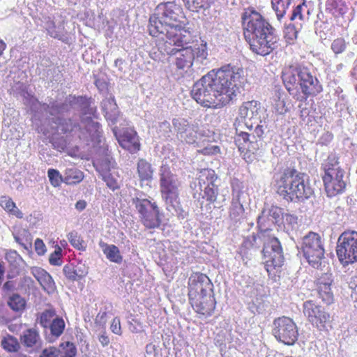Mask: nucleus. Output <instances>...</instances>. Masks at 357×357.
<instances>
[{
    "instance_id": "1",
    "label": "nucleus",
    "mask_w": 357,
    "mask_h": 357,
    "mask_svg": "<svg viewBox=\"0 0 357 357\" xmlns=\"http://www.w3.org/2000/svg\"><path fill=\"white\" fill-rule=\"evenodd\" d=\"M240 77L238 71L230 65L225 66L217 71L211 70L195 83L192 96L202 107L222 108L236 96Z\"/></svg>"
},
{
    "instance_id": "2",
    "label": "nucleus",
    "mask_w": 357,
    "mask_h": 357,
    "mask_svg": "<svg viewBox=\"0 0 357 357\" xmlns=\"http://www.w3.org/2000/svg\"><path fill=\"white\" fill-rule=\"evenodd\" d=\"M241 20L244 38L252 52L266 56L279 47L275 29L253 7L244 10Z\"/></svg>"
},
{
    "instance_id": "3",
    "label": "nucleus",
    "mask_w": 357,
    "mask_h": 357,
    "mask_svg": "<svg viewBox=\"0 0 357 357\" xmlns=\"http://www.w3.org/2000/svg\"><path fill=\"white\" fill-rule=\"evenodd\" d=\"M187 17L181 6L174 1L159 3L149 17L148 30L153 37L171 40L182 35H190Z\"/></svg>"
},
{
    "instance_id": "4",
    "label": "nucleus",
    "mask_w": 357,
    "mask_h": 357,
    "mask_svg": "<svg viewBox=\"0 0 357 357\" xmlns=\"http://www.w3.org/2000/svg\"><path fill=\"white\" fill-rule=\"evenodd\" d=\"M271 231H260L245 237L238 253L243 258H248L252 252L258 250L263 245L261 253L264 259V267L268 276L275 280L276 277H280L282 271L284 257L280 241L270 234Z\"/></svg>"
},
{
    "instance_id": "5",
    "label": "nucleus",
    "mask_w": 357,
    "mask_h": 357,
    "mask_svg": "<svg viewBox=\"0 0 357 357\" xmlns=\"http://www.w3.org/2000/svg\"><path fill=\"white\" fill-rule=\"evenodd\" d=\"M188 34L164 41L158 46V51L151 52V57L154 61H161L167 55L175 56L174 64L178 70L190 68L193 63H202L208 56L207 43L202 40L200 44L190 45Z\"/></svg>"
},
{
    "instance_id": "6",
    "label": "nucleus",
    "mask_w": 357,
    "mask_h": 357,
    "mask_svg": "<svg viewBox=\"0 0 357 357\" xmlns=\"http://www.w3.org/2000/svg\"><path fill=\"white\" fill-rule=\"evenodd\" d=\"M282 79L289 94L301 102L315 97L323 91L318 78L307 67L290 66L282 72Z\"/></svg>"
},
{
    "instance_id": "7",
    "label": "nucleus",
    "mask_w": 357,
    "mask_h": 357,
    "mask_svg": "<svg viewBox=\"0 0 357 357\" xmlns=\"http://www.w3.org/2000/svg\"><path fill=\"white\" fill-rule=\"evenodd\" d=\"M275 186L277 194L287 202H302L313 195L304 174L294 169H286L276 179Z\"/></svg>"
},
{
    "instance_id": "8",
    "label": "nucleus",
    "mask_w": 357,
    "mask_h": 357,
    "mask_svg": "<svg viewBox=\"0 0 357 357\" xmlns=\"http://www.w3.org/2000/svg\"><path fill=\"white\" fill-rule=\"evenodd\" d=\"M245 125L249 132L236 131L234 142L246 162L252 163L257 160L259 155L260 149L263 146L264 130L263 126L260 124H257L254 129L252 124L248 125L246 122Z\"/></svg>"
},
{
    "instance_id": "9",
    "label": "nucleus",
    "mask_w": 357,
    "mask_h": 357,
    "mask_svg": "<svg viewBox=\"0 0 357 357\" xmlns=\"http://www.w3.org/2000/svg\"><path fill=\"white\" fill-rule=\"evenodd\" d=\"M139 214L141 223L147 229L158 228L162 224L163 213L153 199L135 197L132 199Z\"/></svg>"
},
{
    "instance_id": "10",
    "label": "nucleus",
    "mask_w": 357,
    "mask_h": 357,
    "mask_svg": "<svg viewBox=\"0 0 357 357\" xmlns=\"http://www.w3.org/2000/svg\"><path fill=\"white\" fill-rule=\"evenodd\" d=\"M336 253L340 263L347 266L357 261V231H344L338 238Z\"/></svg>"
},
{
    "instance_id": "11",
    "label": "nucleus",
    "mask_w": 357,
    "mask_h": 357,
    "mask_svg": "<svg viewBox=\"0 0 357 357\" xmlns=\"http://www.w3.org/2000/svg\"><path fill=\"white\" fill-rule=\"evenodd\" d=\"M302 250L309 264L313 267H318L325 253L321 236L315 232H309L303 238Z\"/></svg>"
},
{
    "instance_id": "12",
    "label": "nucleus",
    "mask_w": 357,
    "mask_h": 357,
    "mask_svg": "<svg viewBox=\"0 0 357 357\" xmlns=\"http://www.w3.org/2000/svg\"><path fill=\"white\" fill-rule=\"evenodd\" d=\"M273 334L277 340L287 345H293L298 336L296 324L287 317L274 320Z\"/></svg>"
},
{
    "instance_id": "13",
    "label": "nucleus",
    "mask_w": 357,
    "mask_h": 357,
    "mask_svg": "<svg viewBox=\"0 0 357 357\" xmlns=\"http://www.w3.org/2000/svg\"><path fill=\"white\" fill-rule=\"evenodd\" d=\"M218 176L215 171L211 169H204L199 172L198 183L202 191V198L206 201L208 204H213L217 202L219 195V188L215 184Z\"/></svg>"
},
{
    "instance_id": "14",
    "label": "nucleus",
    "mask_w": 357,
    "mask_h": 357,
    "mask_svg": "<svg viewBox=\"0 0 357 357\" xmlns=\"http://www.w3.org/2000/svg\"><path fill=\"white\" fill-rule=\"evenodd\" d=\"M303 312L309 321L319 330L324 328L326 323L330 322V314L312 301H307L303 303Z\"/></svg>"
},
{
    "instance_id": "15",
    "label": "nucleus",
    "mask_w": 357,
    "mask_h": 357,
    "mask_svg": "<svg viewBox=\"0 0 357 357\" xmlns=\"http://www.w3.org/2000/svg\"><path fill=\"white\" fill-rule=\"evenodd\" d=\"M188 295L192 305L197 307V312L204 315H211L215 301L211 292L188 291Z\"/></svg>"
},
{
    "instance_id": "16",
    "label": "nucleus",
    "mask_w": 357,
    "mask_h": 357,
    "mask_svg": "<svg viewBox=\"0 0 357 357\" xmlns=\"http://www.w3.org/2000/svg\"><path fill=\"white\" fill-rule=\"evenodd\" d=\"M115 136L119 145L131 153H135L140 150L141 144L137 132L132 128H127L119 134L115 132Z\"/></svg>"
},
{
    "instance_id": "17",
    "label": "nucleus",
    "mask_w": 357,
    "mask_h": 357,
    "mask_svg": "<svg viewBox=\"0 0 357 357\" xmlns=\"http://www.w3.org/2000/svg\"><path fill=\"white\" fill-rule=\"evenodd\" d=\"M343 178V171H337V173L333 174L322 176L324 188L328 197H335L344 191L346 183Z\"/></svg>"
},
{
    "instance_id": "18",
    "label": "nucleus",
    "mask_w": 357,
    "mask_h": 357,
    "mask_svg": "<svg viewBox=\"0 0 357 357\" xmlns=\"http://www.w3.org/2000/svg\"><path fill=\"white\" fill-rule=\"evenodd\" d=\"M160 192L179 190L181 183L168 165H162L159 173Z\"/></svg>"
},
{
    "instance_id": "19",
    "label": "nucleus",
    "mask_w": 357,
    "mask_h": 357,
    "mask_svg": "<svg viewBox=\"0 0 357 357\" xmlns=\"http://www.w3.org/2000/svg\"><path fill=\"white\" fill-rule=\"evenodd\" d=\"M261 112V103L252 100L242 103L238 108V116L243 120H258L260 118Z\"/></svg>"
},
{
    "instance_id": "20",
    "label": "nucleus",
    "mask_w": 357,
    "mask_h": 357,
    "mask_svg": "<svg viewBox=\"0 0 357 357\" xmlns=\"http://www.w3.org/2000/svg\"><path fill=\"white\" fill-rule=\"evenodd\" d=\"M189 290H213V283L209 278L199 272L192 273L188 279Z\"/></svg>"
},
{
    "instance_id": "21",
    "label": "nucleus",
    "mask_w": 357,
    "mask_h": 357,
    "mask_svg": "<svg viewBox=\"0 0 357 357\" xmlns=\"http://www.w3.org/2000/svg\"><path fill=\"white\" fill-rule=\"evenodd\" d=\"M137 173L141 187L149 185L153 181L154 169L152 165L144 158H140L137 161Z\"/></svg>"
},
{
    "instance_id": "22",
    "label": "nucleus",
    "mask_w": 357,
    "mask_h": 357,
    "mask_svg": "<svg viewBox=\"0 0 357 357\" xmlns=\"http://www.w3.org/2000/svg\"><path fill=\"white\" fill-rule=\"evenodd\" d=\"M21 343L32 350L41 347L42 340L38 332L34 328H29L23 332L20 336Z\"/></svg>"
},
{
    "instance_id": "23",
    "label": "nucleus",
    "mask_w": 357,
    "mask_h": 357,
    "mask_svg": "<svg viewBox=\"0 0 357 357\" xmlns=\"http://www.w3.org/2000/svg\"><path fill=\"white\" fill-rule=\"evenodd\" d=\"M31 273L40 283L43 290H54L56 288L54 280L45 269L40 267H33L31 268Z\"/></svg>"
},
{
    "instance_id": "24",
    "label": "nucleus",
    "mask_w": 357,
    "mask_h": 357,
    "mask_svg": "<svg viewBox=\"0 0 357 357\" xmlns=\"http://www.w3.org/2000/svg\"><path fill=\"white\" fill-rule=\"evenodd\" d=\"M102 108L105 119L112 123H115L117 121L119 111L114 100L112 98L104 100L102 102Z\"/></svg>"
},
{
    "instance_id": "25",
    "label": "nucleus",
    "mask_w": 357,
    "mask_h": 357,
    "mask_svg": "<svg viewBox=\"0 0 357 357\" xmlns=\"http://www.w3.org/2000/svg\"><path fill=\"white\" fill-rule=\"evenodd\" d=\"M161 197L167 207L176 211L181 206L179 190L160 192Z\"/></svg>"
},
{
    "instance_id": "26",
    "label": "nucleus",
    "mask_w": 357,
    "mask_h": 357,
    "mask_svg": "<svg viewBox=\"0 0 357 357\" xmlns=\"http://www.w3.org/2000/svg\"><path fill=\"white\" fill-rule=\"evenodd\" d=\"M326 8L335 17L342 16L347 10L344 0H327Z\"/></svg>"
},
{
    "instance_id": "27",
    "label": "nucleus",
    "mask_w": 357,
    "mask_h": 357,
    "mask_svg": "<svg viewBox=\"0 0 357 357\" xmlns=\"http://www.w3.org/2000/svg\"><path fill=\"white\" fill-rule=\"evenodd\" d=\"M84 178V173L75 167L68 168L65 171L63 182L67 185H75Z\"/></svg>"
},
{
    "instance_id": "28",
    "label": "nucleus",
    "mask_w": 357,
    "mask_h": 357,
    "mask_svg": "<svg viewBox=\"0 0 357 357\" xmlns=\"http://www.w3.org/2000/svg\"><path fill=\"white\" fill-rule=\"evenodd\" d=\"M185 7L192 12L208 9L215 0H183Z\"/></svg>"
},
{
    "instance_id": "29",
    "label": "nucleus",
    "mask_w": 357,
    "mask_h": 357,
    "mask_svg": "<svg viewBox=\"0 0 357 357\" xmlns=\"http://www.w3.org/2000/svg\"><path fill=\"white\" fill-rule=\"evenodd\" d=\"M0 205L4 210L11 213L12 215L16 216L17 218H23V213L16 206L15 202L12 200L10 197L7 196H2L0 199Z\"/></svg>"
},
{
    "instance_id": "30",
    "label": "nucleus",
    "mask_w": 357,
    "mask_h": 357,
    "mask_svg": "<svg viewBox=\"0 0 357 357\" xmlns=\"http://www.w3.org/2000/svg\"><path fill=\"white\" fill-rule=\"evenodd\" d=\"M1 344L6 351L11 354H15L21 349V345L17 339L10 335L1 340Z\"/></svg>"
},
{
    "instance_id": "31",
    "label": "nucleus",
    "mask_w": 357,
    "mask_h": 357,
    "mask_svg": "<svg viewBox=\"0 0 357 357\" xmlns=\"http://www.w3.org/2000/svg\"><path fill=\"white\" fill-rule=\"evenodd\" d=\"M103 252L106 257L112 262L119 264L122 261L123 257L120 254L119 249L115 245L104 244Z\"/></svg>"
},
{
    "instance_id": "32",
    "label": "nucleus",
    "mask_w": 357,
    "mask_h": 357,
    "mask_svg": "<svg viewBox=\"0 0 357 357\" xmlns=\"http://www.w3.org/2000/svg\"><path fill=\"white\" fill-rule=\"evenodd\" d=\"M293 0H271L272 8L276 13L278 20H281Z\"/></svg>"
},
{
    "instance_id": "33",
    "label": "nucleus",
    "mask_w": 357,
    "mask_h": 357,
    "mask_svg": "<svg viewBox=\"0 0 357 357\" xmlns=\"http://www.w3.org/2000/svg\"><path fill=\"white\" fill-rule=\"evenodd\" d=\"M14 238L15 241L25 249L31 247L33 238L28 230L24 229L19 230L14 234Z\"/></svg>"
},
{
    "instance_id": "34",
    "label": "nucleus",
    "mask_w": 357,
    "mask_h": 357,
    "mask_svg": "<svg viewBox=\"0 0 357 357\" xmlns=\"http://www.w3.org/2000/svg\"><path fill=\"white\" fill-rule=\"evenodd\" d=\"M245 211L243 204L239 199H233L229 211V216L231 220L237 221L243 215Z\"/></svg>"
},
{
    "instance_id": "35",
    "label": "nucleus",
    "mask_w": 357,
    "mask_h": 357,
    "mask_svg": "<svg viewBox=\"0 0 357 357\" xmlns=\"http://www.w3.org/2000/svg\"><path fill=\"white\" fill-rule=\"evenodd\" d=\"M250 301H247L249 310L252 313H259L261 310V305L262 304V296L257 294V291H250Z\"/></svg>"
},
{
    "instance_id": "36",
    "label": "nucleus",
    "mask_w": 357,
    "mask_h": 357,
    "mask_svg": "<svg viewBox=\"0 0 357 357\" xmlns=\"http://www.w3.org/2000/svg\"><path fill=\"white\" fill-rule=\"evenodd\" d=\"M8 305L14 311L19 312L24 309L26 301L21 296L17 294H13L9 297Z\"/></svg>"
},
{
    "instance_id": "37",
    "label": "nucleus",
    "mask_w": 357,
    "mask_h": 357,
    "mask_svg": "<svg viewBox=\"0 0 357 357\" xmlns=\"http://www.w3.org/2000/svg\"><path fill=\"white\" fill-rule=\"evenodd\" d=\"M347 48V43L343 37H337L333 40L331 49L335 56L344 53Z\"/></svg>"
},
{
    "instance_id": "38",
    "label": "nucleus",
    "mask_w": 357,
    "mask_h": 357,
    "mask_svg": "<svg viewBox=\"0 0 357 357\" xmlns=\"http://www.w3.org/2000/svg\"><path fill=\"white\" fill-rule=\"evenodd\" d=\"M68 239L70 245L78 250H84L86 248L84 241L75 231L70 232Z\"/></svg>"
},
{
    "instance_id": "39",
    "label": "nucleus",
    "mask_w": 357,
    "mask_h": 357,
    "mask_svg": "<svg viewBox=\"0 0 357 357\" xmlns=\"http://www.w3.org/2000/svg\"><path fill=\"white\" fill-rule=\"evenodd\" d=\"M49 326L51 334L53 336L58 337L63 333L65 328V323L62 318L56 317L52 320Z\"/></svg>"
},
{
    "instance_id": "40",
    "label": "nucleus",
    "mask_w": 357,
    "mask_h": 357,
    "mask_svg": "<svg viewBox=\"0 0 357 357\" xmlns=\"http://www.w3.org/2000/svg\"><path fill=\"white\" fill-rule=\"evenodd\" d=\"M321 168L324 172V175H331L337 173V171H343L337 167V162L334 161V158L331 159L330 157L322 164Z\"/></svg>"
},
{
    "instance_id": "41",
    "label": "nucleus",
    "mask_w": 357,
    "mask_h": 357,
    "mask_svg": "<svg viewBox=\"0 0 357 357\" xmlns=\"http://www.w3.org/2000/svg\"><path fill=\"white\" fill-rule=\"evenodd\" d=\"M333 284L331 274H322L317 280V287L319 290H330Z\"/></svg>"
},
{
    "instance_id": "42",
    "label": "nucleus",
    "mask_w": 357,
    "mask_h": 357,
    "mask_svg": "<svg viewBox=\"0 0 357 357\" xmlns=\"http://www.w3.org/2000/svg\"><path fill=\"white\" fill-rule=\"evenodd\" d=\"M59 349L61 357H75L77 353L75 346L68 341L60 344Z\"/></svg>"
},
{
    "instance_id": "43",
    "label": "nucleus",
    "mask_w": 357,
    "mask_h": 357,
    "mask_svg": "<svg viewBox=\"0 0 357 357\" xmlns=\"http://www.w3.org/2000/svg\"><path fill=\"white\" fill-rule=\"evenodd\" d=\"M282 223L287 231L294 230L298 225V218L295 215L282 214Z\"/></svg>"
},
{
    "instance_id": "44",
    "label": "nucleus",
    "mask_w": 357,
    "mask_h": 357,
    "mask_svg": "<svg viewBox=\"0 0 357 357\" xmlns=\"http://www.w3.org/2000/svg\"><path fill=\"white\" fill-rule=\"evenodd\" d=\"M47 175L51 185L55 188L59 187L63 182V178L57 169H49Z\"/></svg>"
},
{
    "instance_id": "45",
    "label": "nucleus",
    "mask_w": 357,
    "mask_h": 357,
    "mask_svg": "<svg viewBox=\"0 0 357 357\" xmlns=\"http://www.w3.org/2000/svg\"><path fill=\"white\" fill-rule=\"evenodd\" d=\"M87 131L92 135L98 136L100 130V124L98 122L93 121L91 118H86L83 120Z\"/></svg>"
},
{
    "instance_id": "46",
    "label": "nucleus",
    "mask_w": 357,
    "mask_h": 357,
    "mask_svg": "<svg viewBox=\"0 0 357 357\" xmlns=\"http://www.w3.org/2000/svg\"><path fill=\"white\" fill-rule=\"evenodd\" d=\"M173 126L176 132L183 136L188 131H191V127L188 124L185 119H174Z\"/></svg>"
},
{
    "instance_id": "47",
    "label": "nucleus",
    "mask_w": 357,
    "mask_h": 357,
    "mask_svg": "<svg viewBox=\"0 0 357 357\" xmlns=\"http://www.w3.org/2000/svg\"><path fill=\"white\" fill-rule=\"evenodd\" d=\"M55 315V312L52 309H47L43 311L40 316V324L44 328H47L52 323V319Z\"/></svg>"
},
{
    "instance_id": "48",
    "label": "nucleus",
    "mask_w": 357,
    "mask_h": 357,
    "mask_svg": "<svg viewBox=\"0 0 357 357\" xmlns=\"http://www.w3.org/2000/svg\"><path fill=\"white\" fill-rule=\"evenodd\" d=\"M62 250L59 246H57L52 253L50 255L49 262L53 266H61L62 264Z\"/></svg>"
},
{
    "instance_id": "49",
    "label": "nucleus",
    "mask_w": 357,
    "mask_h": 357,
    "mask_svg": "<svg viewBox=\"0 0 357 357\" xmlns=\"http://www.w3.org/2000/svg\"><path fill=\"white\" fill-rule=\"evenodd\" d=\"M6 260L13 266H15L21 260L20 255L15 250H8L5 255Z\"/></svg>"
},
{
    "instance_id": "50",
    "label": "nucleus",
    "mask_w": 357,
    "mask_h": 357,
    "mask_svg": "<svg viewBox=\"0 0 357 357\" xmlns=\"http://www.w3.org/2000/svg\"><path fill=\"white\" fill-rule=\"evenodd\" d=\"M284 37L289 41H293L297 38L298 31L294 24H289L284 29Z\"/></svg>"
},
{
    "instance_id": "51",
    "label": "nucleus",
    "mask_w": 357,
    "mask_h": 357,
    "mask_svg": "<svg viewBox=\"0 0 357 357\" xmlns=\"http://www.w3.org/2000/svg\"><path fill=\"white\" fill-rule=\"evenodd\" d=\"M198 151L204 155H213L219 153L220 152V149L218 146L213 145L206 146Z\"/></svg>"
},
{
    "instance_id": "52",
    "label": "nucleus",
    "mask_w": 357,
    "mask_h": 357,
    "mask_svg": "<svg viewBox=\"0 0 357 357\" xmlns=\"http://www.w3.org/2000/svg\"><path fill=\"white\" fill-rule=\"evenodd\" d=\"M63 271L67 278L71 280H76L77 279L78 275L72 265L67 264L64 266Z\"/></svg>"
},
{
    "instance_id": "53",
    "label": "nucleus",
    "mask_w": 357,
    "mask_h": 357,
    "mask_svg": "<svg viewBox=\"0 0 357 357\" xmlns=\"http://www.w3.org/2000/svg\"><path fill=\"white\" fill-rule=\"evenodd\" d=\"M317 297L323 301V303L329 305L333 302V295L332 291H317Z\"/></svg>"
},
{
    "instance_id": "54",
    "label": "nucleus",
    "mask_w": 357,
    "mask_h": 357,
    "mask_svg": "<svg viewBox=\"0 0 357 357\" xmlns=\"http://www.w3.org/2000/svg\"><path fill=\"white\" fill-rule=\"evenodd\" d=\"M60 351V349L54 347H50L43 350L40 357H58Z\"/></svg>"
},
{
    "instance_id": "55",
    "label": "nucleus",
    "mask_w": 357,
    "mask_h": 357,
    "mask_svg": "<svg viewBox=\"0 0 357 357\" xmlns=\"http://www.w3.org/2000/svg\"><path fill=\"white\" fill-rule=\"evenodd\" d=\"M305 5L304 3H301V4H299L297 6H296L293 11H292V14H291V16L290 17V20L291 21H294L296 19H298L300 20H303V15L302 14V11H303V6Z\"/></svg>"
},
{
    "instance_id": "56",
    "label": "nucleus",
    "mask_w": 357,
    "mask_h": 357,
    "mask_svg": "<svg viewBox=\"0 0 357 357\" xmlns=\"http://www.w3.org/2000/svg\"><path fill=\"white\" fill-rule=\"evenodd\" d=\"M35 251L38 255H43L46 252V246L40 238H37L34 243Z\"/></svg>"
},
{
    "instance_id": "57",
    "label": "nucleus",
    "mask_w": 357,
    "mask_h": 357,
    "mask_svg": "<svg viewBox=\"0 0 357 357\" xmlns=\"http://www.w3.org/2000/svg\"><path fill=\"white\" fill-rule=\"evenodd\" d=\"M110 328L114 333L117 335L121 334V328L119 318L115 317L113 319Z\"/></svg>"
},
{
    "instance_id": "58",
    "label": "nucleus",
    "mask_w": 357,
    "mask_h": 357,
    "mask_svg": "<svg viewBox=\"0 0 357 357\" xmlns=\"http://www.w3.org/2000/svg\"><path fill=\"white\" fill-rule=\"evenodd\" d=\"M107 315L106 312H100L95 319V323L99 326H105L107 322Z\"/></svg>"
},
{
    "instance_id": "59",
    "label": "nucleus",
    "mask_w": 357,
    "mask_h": 357,
    "mask_svg": "<svg viewBox=\"0 0 357 357\" xmlns=\"http://www.w3.org/2000/svg\"><path fill=\"white\" fill-rule=\"evenodd\" d=\"M184 135L185 136H181V137L183 138L187 143L193 144L194 142H195L196 135L192 128L191 131H188L187 133Z\"/></svg>"
},
{
    "instance_id": "60",
    "label": "nucleus",
    "mask_w": 357,
    "mask_h": 357,
    "mask_svg": "<svg viewBox=\"0 0 357 357\" xmlns=\"http://www.w3.org/2000/svg\"><path fill=\"white\" fill-rule=\"evenodd\" d=\"M64 125H66V127H63L61 128V130L63 133L72 131L74 129V128L77 126V124L73 123L71 119L64 120L63 126Z\"/></svg>"
},
{
    "instance_id": "61",
    "label": "nucleus",
    "mask_w": 357,
    "mask_h": 357,
    "mask_svg": "<svg viewBox=\"0 0 357 357\" xmlns=\"http://www.w3.org/2000/svg\"><path fill=\"white\" fill-rule=\"evenodd\" d=\"M107 185L112 190H114L119 188L116 181L112 177H107L105 178Z\"/></svg>"
},
{
    "instance_id": "62",
    "label": "nucleus",
    "mask_w": 357,
    "mask_h": 357,
    "mask_svg": "<svg viewBox=\"0 0 357 357\" xmlns=\"http://www.w3.org/2000/svg\"><path fill=\"white\" fill-rule=\"evenodd\" d=\"M98 340L100 342V344L103 346V347H106L107 346L110 341H109V337L106 335L105 333H103L102 334H100L98 337Z\"/></svg>"
},
{
    "instance_id": "63",
    "label": "nucleus",
    "mask_w": 357,
    "mask_h": 357,
    "mask_svg": "<svg viewBox=\"0 0 357 357\" xmlns=\"http://www.w3.org/2000/svg\"><path fill=\"white\" fill-rule=\"evenodd\" d=\"M86 206V202L84 200H79L75 204V208L79 211H83Z\"/></svg>"
},
{
    "instance_id": "64",
    "label": "nucleus",
    "mask_w": 357,
    "mask_h": 357,
    "mask_svg": "<svg viewBox=\"0 0 357 357\" xmlns=\"http://www.w3.org/2000/svg\"><path fill=\"white\" fill-rule=\"evenodd\" d=\"M349 288L356 290L357 289V276H354L351 278L349 282Z\"/></svg>"
}]
</instances>
